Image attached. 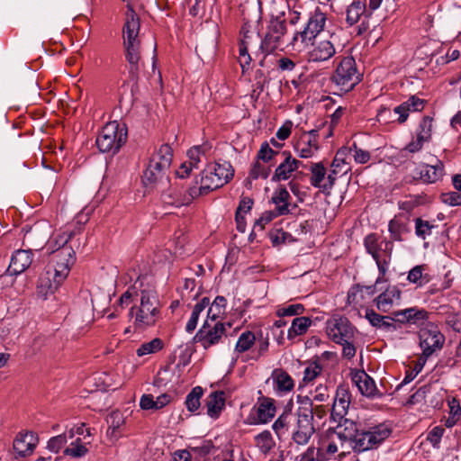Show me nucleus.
<instances>
[{
    "label": "nucleus",
    "mask_w": 461,
    "mask_h": 461,
    "mask_svg": "<svg viewBox=\"0 0 461 461\" xmlns=\"http://www.w3.org/2000/svg\"><path fill=\"white\" fill-rule=\"evenodd\" d=\"M127 140V130L116 121L104 126L96 138V145L101 152L116 153Z\"/></svg>",
    "instance_id": "nucleus-7"
},
{
    "label": "nucleus",
    "mask_w": 461,
    "mask_h": 461,
    "mask_svg": "<svg viewBox=\"0 0 461 461\" xmlns=\"http://www.w3.org/2000/svg\"><path fill=\"white\" fill-rule=\"evenodd\" d=\"M326 20V14L317 7L314 12L311 13L304 29L293 33V41H297L300 38L301 42L308 46L310 42L318 38V35L323 31Z\"/></svg>",
    "instance_id": "nucleus-12"
},
{
    "label": "nucleus",
    "mask_w": 461,
    "mask_h": 461,
    "mask_svg": "<svg viewBox=\"0 0 461 461\" xmlns=\"http://www.w3.org/2000/svg\"><path fill=\"white\" fill-rule=\"evenodd\" d=\"M391 432L389 426L384 423L371 426L367 429H361L360 438L357 440L358 452L376 447L390 436Z\"/></svg>",
    "instance_id": "nucleus-14"
},
{
    "label": "nucleus",
    "mask_w": 461,
    "mask_h": 461,
    "mask_svg": "<svg viewBox=\"0 0 461 461\" xmlns=\"http://www.w3.org/2000/svg\"><path fill=\"white\" fill-rule=\"evenodd\" d=\"M228 337L225 335V325L221 322H217L213 327L211 326L208 320H206L195 336L198 341L203 344H217L225 343Z\"/></svg>",
    "instance_id": "nucleus-16"
},
{
    "label": "nucleus",
    "mask_w": 461,
    "mask_h": 461,
    "mask_svg": "<svg viewBox=\"0 0 461 461\" xmlns=\"http://www.w3.org/2000/svg\"><path fill=\"white\" fill-rule=\"evenodd\" d=\"M375 292V285H368V286H364V285H357L356 287L352 288L349 292H348V302L351 303H358V296L360 297H363L365 294H368V295H372L374 294Z\"/></svg>",
    "instance_id": "nucleus-46"
},
{
    "label": "nucleus",
    "mask_w": 461,
    "mask_h": 461,
    "mask_svg": "<svg viewBox=\"0 0 461 461\" xmlns=\"http://www.w3.org/2000/svg\"><path fill=\"white\" fill-rule=\"evenodd\" d=\"M52 254L53 257L41 275L37 285L38 294L44 299L57 291L68 277L75 262V251L72 247H64Z\"/></svg>",
    "instance_id": "nucleus-1"
},
{
    "label": "nucleus",
    "mask_w": 461,
    "mask_h": 461,
    "mask_svg": "<svg viewBox=\"0 0 461 461\" xmlns=\"http://www.w3.org/2000/svg\"><path fill=\"white\" fill-rule=\"evenodd\" d=\"M235 351L237 352L236 359L240 357L244 362L249 359H258L261 355L260 350H257V348H235Z\"/></svg>",
    "instance_id": "nucleus-52"
},
{
    "label": "nucleus",
    "mask_w": 461,
    "mask_h": 461,
    "mask_svg": "<svg viewBox=\"0 0 461 461\" xmlns=\"http://www.w3.org/2000/svg\"><path fill=\"white\" fill-rule=\"evenodd\" d=\"M349 152L352 153L354 160L359 164H366L370 159V153L367 150H364L358 148L356 143L349 149Z\"/></svg>",
    "instance_id": "nucleus-57"
},
{
    "label": "nucleus",
    "mask_w": 461,
    "mask_h": 461,
    "mask_svg": "<svg viewBox=\"0 0 461 461\" xmlns=\"http://www.w3.org/2000/svg\"><path fill=\"white\" fill-rule=\"evenodd\" d=\"M172 157L173 154L171 147L167 144H163L160 146L158 150L152 155L149 163H152L153 167H158L162 170L169 171Z\"/></svg>",
    "instance_id": "nucleus-31"
},
{
    "label": "nucleus",
    "mask_w": 461,
    "mask_h": 461,
    "mask_svg": "<svg viewBox=\"0 0 461 461\" xmlns=\"http://www.w3.org/2000/svg\"><path fill=\"white\" fill-rule=\"evenodd\" d=\"M369 17L371 13H368L365 0H354L347 8L346 22L348 25L356 24L361 16Z\"/></svg>",
    "instance_id": "nucleus-30"
},
{
    "label": "nucleus",
    "mask_w": 461,
    "mask_h": 461,
    "mask_svg": "<svg viewBox=\"0 0 461 461\" xmlns=\"http://www.w3.org/2000/svg\"><path fill=\"white\" fill-rule=\"evenodd\" d=\"M252 411L256 412L255 416H249V424H266L269 422L276 415V408L275 400L269 397H260Z\"/></svg>",
    "instance_id": "nucleus-15"
},
{
    "label": "nucleus",
    "mask_w": 461,
    "mask_h": 461,
    "mask_svg": "<svg viewBox=\"0 0 461 461\" xmlns=\"http://www.w3.org/2000/svg\"><path fill=\"white\" fill-rule=\"evenodd\" d=\"M203 394L201 386L194 387L185 398V406L191 412L197 411L201 405L200 400Z\"/></svg>",
    "instance_id": "nucleus-41"
},
{
    "label": "nucleus",
    "mask_w": 461,
    "mask_h": 461,
    "mask_svg": "<svg viewBox=\"0 0 461 461\" xmlns=\"http://www.w3.org/2000/svg\"><path fill=\"white\" fill-rule=\"evenodd\" d=\"M256 337L251 331L243 332L239 339L236 341L235 346H253Z\"/></svg>",
    "instance_id": "nucleus-63"
},
{
    "label": "nucleus",
    "mask_w": 461,
    "mask_h": 461,
    "mask_svg": "<svg viewBox=\"0 0 461 461\" xmlns=\"http://www.w3.org/2000/svg\"><path fill=\"white\" fill-rule=\"evenodd\" d=\"M432 131V118L429 116H424L420 121L419 127L416 131V136L418 139L429 142L431 139Z\"/></svg>",
    "instance_id": "nucleus-45"
},
{
    "label": "nucleus",
    "mask_w": 461,
    "mask_h": 461,
    "mask_svg": "<svg viewBox=\"0 0 461 461\" xmlns=\"http://www.w3.org/2000/svg\"><path fill=\"white\" fill-rule=\"evenodd\" d=\"M399 321L408 322L414 325H421L428 318V312L424 309L411 307L394 312Z\"/></svg>",
    "instance_id": "nucleus-28"
},
{
    "label": "nucleus",
    "mask_w": 461,
    "mask_h": 461,
    "mask_svg": "<svg viewBox=\"0 0 461 461\" xmlns=\"http://www.w3.org/2000/svg\"><path fill=\"white\" fill-rule=\"evenodd\" d=\"M198 180L194 185L189 186L185 192L179 189L178 185L172 186L170 182L167 187L158 190L161 194V200L164 203L179 207L189 204L194 198L201 195L197 190Z\"/></svg>",
    "instance_id": "nucleus-11"
},
{
    "label": "nucleus",
    "mask_w": 461,
    "mask_h": 461,
    "mask_svg": "<svg viewBox=\"0 0 461 461\" xmlns=\"http://www.w3.org/2000/svg\"><path fill=\"white\" fill-rule=\"evenodd\" d=\"M420 346H443L445 338L438 327L434 323H428L419 332Z\"/></svg>",
    "instance_id": "nucleus-25"
},
{
    "label": "nucleus",
    "mask_w": 461,
    "mask_h": 461,
    "mask_svg": "<svg viewBox=\"0 0 461 461\" xmlns=\"http://www.w3.org/2000/svg\"><path fill=\"white\" fill-rule=\"evenodd\" d=\"M106 421L109 425V429H112L113 433L119 429L123 423L124 419L122 417V414L119 411H112L107 419Z\"/></svg>",
    "instance_id": "nucleus-58"
},
{
    "label": "nucleus",
    "mask_w": 461,
    "mask_h": 461,
    "mask_svg": "<svg viewBox=\"0 0 461 461\" xmlns=\"http://www.w3.org/2000/svg\"><path fill=\"white\" fill-rule=\"evenodd\" d=\"M346 154V149H339L331 164L332 173L333 174H346L349 169L348 164L345 161L344 156Z\"/></svg>",
    "instance_id": "nucleus-49"
},
{
    "label": "nucleus",
    "mask_w": 461,
    "mask_h": 461,
    "mask_svg": "<svg viewBox=\"0 0 461 461\" xmlns=\"http://www.w3.org/2000/svg\"><path fill=\"white\" fill-rule=\"evenodd\" d=\"M296 41H293V35L288 34L287 22L285 11L272 15L265 37L261 41L260 50L266 55L272 54L276 50L283 51L289 46H294Z\"/></svg>",
    "instance_id": "nucleus-2"
},
{
    "label": "nucleus",
    "mask_w": 461,
    "mask_h": 461,
    "mask_svg": "<svg viewBox=\"0 0 461 461\" xmlns=\"http://www.w3.org/2000/svg\"><path fill=\"white\" fill-rule=\"evenodd\" d=\"M295 151L299 157L309 158L319 150L318 131L312 130L302 134L294 146Z\"/></svg>",
    "instance_id": "nucleus-19"
},
{
    "label": "nucleus",
    "mask_w": 461,
    "mask_h": 461,
    "mask_svg": "<svg viewBox=\"0 0 461 461\" xmlns=\"http://www.w3.org/2000/svg\"><path fill=\"white\" fill-rule=\"evenodd\" d=\"M337 420L339 421L338 426L328 430L329 437H337L340 441L341 447H343L346 443H348L355 452H358L357 448V440L360 438L361 433L358 424L346 418H343L342 420L337 419Z\"/></svg>",
    "instance_id": "nucleus-13"
},
{
    "label": "nucleus",
    "mask_w": 461,
    "mask_h": 461,
    "mask_svg": "<svg viewBox=\"0 0 461 461\" xmlns=\"http://www.w3.org/2000/svg\"><path fill=\"white\" fill-rule=\"evenodd\" d=\"M272 379L276 389L280 392H289L294 386L292 377L282 368H276L273 371Z\"/></svg>",
    "instance_id": "nucleus-35"
},
{
    "label": "nucleus",
    "mask_w": 461,
    "mask_h": 461,
    "mask_svg": "<svg viewBox=\"0 0 461 461\" xmlns=\"http://www.w3.org/2000/svg\"><path fill=\"white\" fill-rule=\"evenodd\" d=\"M310 171L312 173L311 184L314 187L322 188L321 183L323 181L326 176V168L321 162L311 163Z\"/></svg>",
    "instance_id": "nucleus-42"
},
{
    "label": "nucleus",
    "mask_w": 461,
    "mask_h": 461,
    "mask_svg": "<svg viewBox=\"0 0 461 461\" xmlns=\"http://www.w3.org/2000/svg\"><path fill=\"white\" fill-rule=\"evenodd\" d=\"M234 170L228 162L209 164L202 172L197 190L201 192V195H204L212 190L223 186L232 178Z\"/></svg>",
    "instance_id": "nucleus-4"
},
{
    "label": "nucleus",
    "mask_w": 461,
    "mask_h": 461,
    "mask_svg": "<svg viewBox=\"0 0 461 461\" xmlns=\"http://www.w3.org/2000/svg\"><path fill=\"white\" fill-rule=\"evenodd\" d=\"M426 101L416 95H411L408 100L394 107L393 112L398 114L397 122L403 123L407 121L409 113L412 112H420L424 109Z\"/></svg>",
    "instance_id": "nucleus-22"
},
{
    "label": "nucleus",
    "mask_w": 461,
    "mask_h": 461,
    "mask_svg": "<svg viewBox=\"0 0 461 461\" xmlns=\"http://www.w3.org/2000/svg\"><path fill=\"white\" fill-rule=\"evenodd\" d=\"M366 318L374 327L387 329L392 326V318L389 316H382L373 310H366Z\"/></svg>",
    "instance_id": "nucleus-44"
},
{
    "label": "nucleus",
    "mask_w": 461,
    "mask_h": 461,
    "mask_svg": "<svg viewBox=\"0 0 461 461\" xmlns=\"http://www.w3.org/2000/svg\"><path fill=\"white\" fill-rule=\"evenodd\" d=\"M125 23L123 26V45L126 60L131 65V70L137 71L140 61V41L139 39L140 19L133 8L128 5Z\"/></svg>",
    "instance_id": "nucleus-3"
},
{
    "label": "nucleus",
    "mask_w": 461,
    "mask_h": 461,
    "mask_svg": "<svg viewBox=\"0 0 461 461\" xmlns=\"http://www.w3.org/2000/svg\"><path fill=\"white\" fill-rule=\"evenodd\" d=\"M269 174L270 168L261 164L258 159L257 161L254 162L250 169L249 176L252 177L253 179H257L258 177L266 179L268 177Z\"/></svg>",
    "instance_id": "nucleus-54"
},
{
    "label": "nucleus",
    "mask_w": 461,
    "mask_h": 461,
    "mask_svg": "<svg viewBox=\"0 0 461 461\" xmlns=\"http://www.w3.org/2000/svg\"><path fill=\"white\" fill-rule=\"evenodd\" d=\"M204 155V148L203 146H194L187 151L188 163L195 168L201 162L202 156Z\"/></svg>",
    "instance_id": "nucleus-55"
},
{
    "label": "nucleus",
    "mask_w": 461,
    "mask_h": 461,
    "mask_svg": "<svg viewBox=\"0 0 461 461\" xmlns=\"http://www.w3.org/2000/svg\"><path fill=\"white\" fill-rule=\"evenodd\" d=\"M207 415L212 419L219 417L225 407L224 393L222 391L212 392L206 400Z\"/></svg>",
    "instance_id": "nucleus-32"
},
{
    "label": "nucleus",
    "mask_w": 461,
    "mask_h": 461,
    "mask_svg": "<svg viewBox=\"0 0 461 461\" xmlns=\"http://www.w3.org/2000/svg\"><path fill=\"white\" fill-rule=\"evenodd\" d=\"M142 183L149 190H159L167 187L169 183L168 171L162 170L158 167H153L149 163L148 167L143 173Z\"/></svg>",
    "instance_id": "nucleus-17"
},
{
    "label": "nucleus",
    "mask_w": 461,
    "mask_h": 461,
    "mask_svg": "<svg viewBox=\"0 0 461 461\" xmlns=\"http://www.w3.org/2000/svg\"><path fill=\"white\" fill-rule=\"evenodd\" d=\"M352 382L356 384L360 393L368 398L382 397L374 379L364 370L352 372Z\"/></svg>",
    "instance_id": "nucleus-21"
},
{
    "label": "nucleus",
    "mask_w": 461,
    "mask_h": 461,
    "mask_svg": "<svg viewBox=\"0 0 461 461\" xmlns=\"http://www.w3.org/2000/svg\"><path fill=\"white\" fill-rule=\"evenodd\" d=\"M272 342L277 344L285 343V330L279 328H271L267 336V346L269 345L270 339Z\"/></svg>",
    "instance_id": "nucleus-59"
},
{
    "label": "nucleus",
    "mask_w": 461,
    "mask_h": 461,
    "mask_svg": "<svg viewBox=\"0 0 461 461\" xmlns=\"http://www.w3.org/2000/svg\"><path fill=\"white\" fill-rule=\"evenodd\" d=\"M35 447L32 434H25L16 437L14 441V449L21 456L31 454Z\"/></svg>",
    "instance_id": "nucleus-36"
},
{
    "label": "nucleus",
    "mask_w": 461,
    "mask_h": 461,
    "mask_svg": "<svg viewBox=\"0 0 461 461\" xmlns=\"http://www.w3.org/2000/svg\"><path fill=\"white\" fill-rule=\"evenodd\" d=\"M444 176V165L437 160L435 165L420 164L413 172L414 180H420L424 184H433L440 180Z\"/></svg>",
    "instance_id": "nucleus-18"
},
{
    "label": "nucleus",
    "mask_w": 461,
    "mask_h": 461,
    "mask_svg": "<svg viewBox=\"0 0 461 461\" xmlns=\"http://www.w3.org/2000/svg\"><path fill=\"white\" fill-rule=\"evenodd\" d=\"M293 420L294 417L291 411H285L273 423L272 429L279 438L288 430Z\"/></svg>",
    "instance_id": "nucleus-38"
},
{
    "label": "nucleus",
    "mask_w": 461,
    "mask_h": 461,
    "mask_svg": "<svg viewBox=\"0 0 461 461\" xmlns=\"http://www.w3.org/2000/svg\"><path fill=\"white\" fill-rule=\"evenodd\" d=\"M323 454L319 448L316 456H314V447H311L302 455L300 461H322Z\"/></svg>",
    "instance_id": "nucleus-62"
},
{
    "label": "nucleus",
    "mask_w": 461,
    "mask_h": 461,
    "mask_svg": "<svg viewBox=\"0 0 461 461\" xmlns=\"http://www.w3.org/2000/svg\"><path fill=\"white\" fill-rule=\"evenodd\" d=\"M332 81L340 91L348 92L360 81V75L352 57L343 58L332 76Z\"/></svg>",
    "instance_id": "nucleus-10"
},
{
    "label": "nucleus",
    "mask_w": 461,
    "mask_h": 461,
    "mask_svg": "<svg viewBox=\"0 0 461 461\" xmlns=\"http://www.w3.org/2000/svg\"><path fill=\"white\" fill-rule=\"evenodd\" d=\"M291 196L285 187L281 186L275 190L272 195V202L276 204V215H286L290 212L289 200Z\"/></svg>",
    "instance_id": "nucleus-33"
},
{
    "label": "nucleus",
    "mask_w": 461,
    "mask_h": 461,
    "mask_svg": "<svg viewBox=\"0 0 461 461\" xmlns=\"http://www.w3.org/2000/svg\"><path fill=\"white\" fill-rule=\"evenodd\" d=\"M326 332L329 338L340 346H353L355 328L343 316L334 315L326 322Z\"/></svg>",
    "instance_id": "nucleus-9"
},
{
    "label": "nucleus",
    "mask_w": 461,
    "mask_h": 461,
    "mask_svg": "<svg viewBox=\"0 0 461 461\" xmlns=\"http://www.w3.org/2000/svg\"><path fill=\"white\" fill-rule=\"evenodd\" d=\"M227 300L223 296H216L207 312V320L212 321L225 314Z\"/></svg>",
    "instance_id": "nucleus-39"
},
{
    "label": "nucleus",
    "mask_w": 461,
    "mask_h": 461,
    "mask_svg": "<svg viewBox=\"0 0 461 461\" xmlns=\"http://www.w3.org/2000/svg\"><path fill=\"white\" fill-rule=\"evenodd\" d=\"M279 152L273 150L268 143L264 142L260 149L258 152L257 158L258 160H262L264 162H269L271 161L276 156H278Z\"/></svg>",
    "instance_id": "nucleus-56"
},
{
    "label": "nucleus",
    "mask_w": 461,
    "mask_h": 461,
    "mask_svg": "<svg viewBox=\"0 0 461 461\" xmlns=\"http://www.w3.org/2000/svg\"><path fill=\"white\" fill-rule=\"evenodd\" d=\"M401 299V291L396 286L388 287L375 299V304L379 311L387 312L398 303Z\"/></svg>",
    "instance_id": "nucleus-27"
},
{
    "label": "nucleus",
    "mask_w": 461,
    "mask_h": 461,
    "mask_svg": "<svg viewBox=\"0 0 461 461\" xmlns=\"http://www.w3.org/2000/svg\"><path fill=\"white\" fill-rule=\"evenodd\" d=\"M32 262V253L31 250H17L11 258L8 270L13 275H19L25 271L31 266Z\"/></svg>",
    "instance_id": "nucleus-26"
},
{
    "label": "nucleus",
    "mask_w": 461,
    "mask_h": 461,
    "mask_svg": "<svg viewBox=\"0 0 461 461\" xmlns=\"http://www.w3.org/2000/svg\"><path fill=\"white\" fill-rule=\"evenodd\" d=\"M313 404L308 401L300 406L296 412V426L292 434L293 440L298 445H306L315 429L313 426Z\"/></svg>",
    "instance_id": "nucleus-8"
},
{
    "label": "nucleus",
    "mask_w": 461,
    "mask_h": 461,
    "mask_svg": "<svg viewBox=\"0 0 461 461\" xmlns=\"http://www.w3.org/2000/svg\"><path fill=\"white\" fill-rule=\"evenodd\" d=\"M312 320L309 317H296L293 320L291 327L287 330V339L294 343V338L303 335L307 332L309 327L312 325Z\"/></svg>",
    "instance_id": "nucleus-34"
},
{
    "label": "nucleus",
    "mask_w": 461,
    "mask_h": 461,
    "mask_svg": "<svg viewBox=\"0 0 461 461\" xmlns=\"http://www.w3.org/2000/svg\"><path fill=\"white\" fill-rule=\"evenodd\" d=\"M453 185L459 193H444L440 195V200L443 203L449 206H458L461 205V175L453 177Z\"/></svg>",
    "instance_id": "nucleus-37"
},
{
    "label": "nucleus",
    "mask_w": 461,
    "mask_h": 461,
    "mask_svg": "<svg viewBox=\"0 0 461 461\" xmlns=\"http://www.w3.org/2000/svg\"><path fill=\"white\" fill-rule=\"evenodd\" d=\"M285 157L284 160L276 168L275 173L272 176V181H285L290 178L293 172L297 170L296 158H292L290 154L282 153Z\"/></svg>",
    "instance_id": "nucleus-29"
},
{
    "label": "nucleus",
    "mask_w": 461,
    "mask_h": 461,
    "mask_svg": "<svg viewBox=\"0 0 461 461\" xmlns=\"http://www.w3.org/2000/svg\"><path fill=\"white\" fill-rule=\"evenodd\" d=\"M213 448V445L211 441H203L199 446H194L191 447V451L194 454L199 455L200 456H205L209 455Z\"/></svg>",
    "instance_id": "nucleus-61"
},
{
    "label": "nucleus",
    "mask_w": 461,
    "mask_h": 461,
    "mask_svg": "<svg viewBox=\"0 0 461 461\" xmlns=\"http://www.w3.org/2000/svg\"><path fill=\"white\" fill-rule=\"evenodd\" d=\"M256 446L264 454L268 453L276 445L269 430H264L255 437Z\"/></svg>",
    "instance_id": "nucleus-40"
},
{
    "label": "nucleus",
    "mask_w": 461,
    "mask_h": 461,
    "mask_svg": "<svg viewBox=\"0 0 461 461\" xmlns=\"http://www.w3.org/2000/svg\"><path fill=\"white\" fill-rule=\"evenodd\" d=\"M140 305L131 307L130 315L140 325H151L156 321L158 309V299L155 290L140 291Z\"/></svg>",
    "instance_id": "nucleus-6"
},
{
    "label": "nucleus",
    "mask_w": 461,
    "mask_h": 461,
    "mask_svg": "<svg viewBox=\"0 0 461 461\" xmlns=\"http://www.w3.org/2000/svg\"><path fill=\"white\" fill-rule=\"evenodd\" d=\"M67 443V437L64 434L52 437L48 441V448L55 453H58L61 447Z\"/></svg>",
    "instance_id": "nucleus-60"
},
{
    "label": "nucleus",
    "mask_w": 461,
    "mask_h": 461,
    "mask_svg": "<svg viewBox=\"0 0 461 461\" xmlns=\"http://www.w3.org/2000/svg\"><path fill=\"white\" fill-rule=\"evenodd\" d=\"M364 245L368 254L375 259L382 276L385 275L392 259L393 243L375 233L366 236Z\"/></svg>",
    "instance_id": "nucleus-5"
},
{
    "label": "nucleus",
    "mask_w": 461,
    "mask_h": 461,
    "mask_svg": "<svg viewBox=\"0 0 461 461\" xmlns=\"http://www.w3.org/2000/svg\"><path fill=\"white\" fill-rule=\"evenodd\" d=\"M424 269V266L421 265L412 267L408 273V281L416 285L417 287L423 286L429 282L427 275L423 274Z\"/></svg>",
    "instance_id": "nucleus-43"
},
{
    "label": "nucleus",
    "mask_w": 461,
    "mask_h": 461,
    "mask_svg": "<svg viewBox=\"0 0 461 461\" xmlns=\"http://www.w3.org/2000/svg\"><path fill=\"white\" fill-rule=\"evenodd\" d=\"M350 404V393L346 388L339 386L336 392V397L331 409V418L334 420H342L348 413Z\"/></svg>",
    "instance_id": "nucleus-23"
},
{
    "label": "nucleus",
    "mask_w": 461,
    "mask_h": 461,
    "mask_svg": "<svg viewBox=\"0 0 461 461\" xmlns=\"http://www.w3.org/2000/svg\"><path fill=\"white\" fill-rule=\"evenodd\" d=\"M434 227L435 226L428 221H423L420 218L415 220V234L422 240L431 235Z\"/></svg>",
    "instance_id": "nucleus-51"
},
{
    "label": "nucleus",
    "mask_w": 461,
    "mask_h": 461,
    "mask_svg": "<svg viewBox=\"0 0 461 461\" xmlns=\"http://www.w3.org/2000/svg\"><path fill=\"white\" fill-rule=\"evenodd\" d=\"M312 50L308 52L309 60L312 62H322L332 58L336 53L334 44L330 40L316 38L310 42Z\"/></svg>",
    "instance_id": "nucleus-20"
},
{
    "label": "nucleus",
    "mask_w": 461,
    "mask_h": 461,
    "mask_svg": "<svg viewBox=\"0 0 461 461\" xmlns=\"http://www.w3.org/2000/svg\"><path fill=\"white\" fill-rule=\"evenodd\" d=\"M241 39L239 46V61L240 66L244 68L245 66L250 64L251 58L249 54V50L252 43L254 32L251 30V25L245 23L240 30Z\"/></svg>",
    "instance_id": "nucleus-24"
},
{
    "label": "nucleus",
    "mask_w": 461,
    "mask_h": 461,
    "mask_svg": "<svg viewBox=\"0 0 461 461\" xmlns=\"http://www.w3.org/2000/svg\"><path fill=\"white\" fill-rule=\"evenodd\" d=\"M87 452V447L82 443V440L79 438H77L64 450V454L66 456H69L74 458L82 457L86 456Z\"/></svg>",
    "instance_id": "nucleus-47"
},
{
    "label": "nucleus",
    "mask_w": 461,
    "mask_h": 461,
    "mask_svg": "<svg viewBox=\"0 0 461 461\" xmlns=\"http://www.w3.org/2000/svg\"><path fill=\"white\" fill-rule=\"evenodd\" d=\"M304 306L302 303L288 304L278 307L276 315L280 318L286 316H299L303 313Z\"/></svg>",
    "instance_id": "nucleus-48"
},
{
    "label": "nucleus",
    "mask_w": 461,
    "mask_h": 461,
    "mask_svg": "<svg viewBox=\"0 0 461 461\" xmlns=\"http://www.w3.org/2000/svg\"><path fill=\"white\" fill-rule=\"evenodd\" d=\"M444 432L445 429L442 426H436L428 432L427 440L429 441L434 448H439Z\"/></svg>",
    "instance_id": "nucleus-53"
},
{
    "label": "nucleus",
    "mask_w": 461,
    "mask_h": 461,
    "mask_svg": "<svg viewBox=\"0 0 461 461\" xmlns=\"http://www.w3.org/2000/svg\"><path fill=\"white\" fill-rule=\"evenodd\" d=\"M70 236L65 233L54 237L47 243L48 251L50 253H56L62 248L68 247L67 243L68 242Z\"/></svg>",
    "instance_id": "nucleus-50"
},
{
    "label": "nucleus",
    "mask_w": 461,
    "mask_h": 461,
    "mask_svg": "<svg viewBox=\"0 0 461 461\" xmlns=\"http://www.w3.org/2000/svg\"><path fill=\"white\" fill-rule=\"evenodd\" d=\"M389 231L391 233L392 239L394 240H402L401 229L402 225L395 220H392L388 225Z\"/></svg>",
    "instance_id": "nucleus-64"
}]
</instances>
